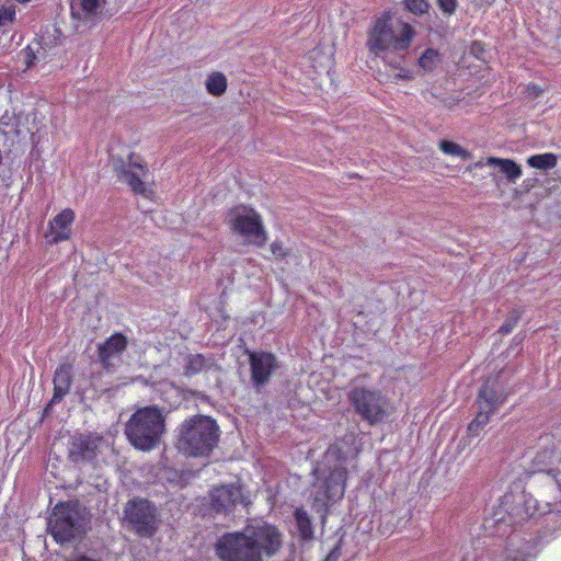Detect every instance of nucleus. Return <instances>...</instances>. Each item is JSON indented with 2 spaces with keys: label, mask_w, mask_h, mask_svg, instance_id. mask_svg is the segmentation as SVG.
<instances>
[{
  "label": "nucleus",
  "mask_w": 561,
  "mask_h": 561,
  "mask_svg": "<svg viewBox=\"0 0 561 561\" xmlns=\"http://www.w3.org/2000/svg\"><path fill=\"white\" fill-rule=\"evenodd\" d=\"M546 445L533 460L539 472L545 473V483L537 496L507 493L501 501L511 524H520L529 518L550 513H561V436H546Z\"/></svg>",
  "instance_id": "obj_1"
},
{
  "label": "nucleus",
  "mask_w": 561,
  "mask_h": 561,
  "mask_svg": "<svg viewBox=\"0 0 561 561\" xmlns=\"http://www.w3.org/2000/svg\"><path fill=\"white\" fill-rule=\"evenodd\" d=\"M416 35L415 28L402 19H396L390 10L373 21L366 46L370 54L407 51Z\"/></svg>",
  "instance_id": "obj_2"
},
{
  "label": "nucleus",
  "mask_w": 561,
  "mask_h": 561,
  "mask_svg": "<svg viewBox=\"0 0 561 561\" xmlns=\"http://www.w3.org/2000/svg\"><path fill=\"white\" fill-rule=\"evenodd\" d=\"M176 448L190 457H207L217 447L220 430L217 422L197 414L183 421L178 428Z\"/></svg>",
  "instance_id": "obj_3"
},
{
  "label": "nucleus",
  "mask_w": 561,
  "mask_h": 561,
  "mask_svg": "<svg viewBox=\"0 0 561 561\" xmlns=\"http://www.w3.org/2000/svg\"><path fill=\"white\" fill-rule=\"evenodd\" d=\"M165 431V419L157 405L139 408L125 425L128 442L138 450L156 448Z\"/></svg>",
  "instance_id": "obj_4"
},
{
  "label": "nucleus",
  "mask_w": 561,
  "mask_h": 561,
  "mask_svg": "<svg viewBox=\"0 0 561 561\" xmlns=\"http://www.w3.org/2000/svg\"><path fill=\"white\" fill-rule=\"evenodd\" d=\"M336 460L339 463L330 469L323 480L318 482L314 486L312 506L317 513H321L323 517L327 516L331 506L341 501L344 496L348 471L342 463L345 457L342 456V450L336 444L331 445L325 453V459Z\"/></svg>",
  "instance_id": "obj_5"
},
{
  "label": "nucleus",
  "mask_w": 561,
  "mask_h": 561,
  "mask_svg": "<svg viewBox=\"0 0 561 561\" xmlns=\"http://www.w3.org/2000/svg\"><path fill=\"white\" fill-rule=\"evenodd\" d=\"M347 400L362 421L374 426L385 422L391 412V403L386 393L373 386L356 385L347 391Z\"/></svg>",
  "instance_id": "obj_6"
},
{
  "label": "nucleus",
  "mask_w": 561,
  "mask_h": 561,
  "mask_svg": "<svg viewBox=\"0 0 561 561\" xmlns=\"http://www.w3.org/2000/svg\"><path fill=\"white\" fill-rule=\"evenodd\" d=\"M227 224L230 230L244 238L247 244L257 248L265 245L267 232L264 228L262 217L251 207L239 205L231 208L227 215Z\"/></svg>",
  "instance_id": "obj_7"
},
{
  "label": "nucleus",
  "mask_w": 561,
  "mask_h": 561,
  "mask_svg": "<svg viewBox=\"0 0 561 561\" xmlns=\"http://www.w3.org/2000/svg\"><path fill=\"white\" fill-rule=\"evenodd\" d=\"M124 518L129 528L140 538H151L159 530V512L147 499L129 500L124 508Z\"/></svg>",
  "instance_id": "obj_8"
},
{
  "label": "nucleus",
  "mask_w": 561,
  "mask_h": 561,
  "mask_svg": "<svg viewBox=\"0 0 561 561\" xmlns=\"http://www.w3.org/2000/svg\"><path fill=\"white\" fill-rule=\"evenodd\" d=\"M114 170L135 195L152 199L154 191L147 186L145 182L149 174V169L139 154L129 152L126 160L123 158L115 159Z\"/></svg>",
  "instance_id": "obj_9"
},
{
  "label": "nucleus",
  "mask_w": 561,
  "mask_h": 561,
  "mask_svg": "<svg viewBox=\"0 0 561 561\" xmlns=\"http://www.w3.org/2000/svg\"><path fill=\"white\" fill-rule=\"evenodd\" d=\"M215 551L221 561H262L245 528L224 534L217 540Z\"/></svg>",
  "instance_id": "obj_10"
},
{
  "label": "nucleus",
  "mask_w": 561,
  "mask_h": 561,
  "mask_svg": "<svg viewBox=\"0 0 561 561\" xmlns=\"http://www.w3.org/2000/svg\"><path fill=\"white\" fill-rule=\"evenodd\" d=\"M79 513L73 505L58 503L48 520V530L57 542H69L80 533Z\"/></svg>",
  "instance_id": "obj_11"
},
{
  "label": "nucleus",
  "mask_w": 561,
  "mask_h": 561,
  "mask_svg": "<svg viewBox=\"0 0 561 561\" xmlns=\"http://www.w3.org/2000/svg\"><path fill=\"white\" fill-rule=\"evenodd\" d=\"M505 399L506 394L503 391L496 390L489 381L483 383L477 398L479 412L469 423L468 433L473 436L478 435L489 423L491 415L504 403Z\"/></svg>",
  "instance_id": "obj_12"
},
{
  "label": "nucleus",
  "mask_w": 561,
  "mask_h": 561,
  "mask_svg": "<svg viewBox=\"0 0 561 561\" xmlns=\"http://www.w3.org/2000/svg\"><path fill=\"white\" fill-rule=\"evenodd\" d=\"M245 530L262 559L263 557H274L283 548L284 535L273 524L260 522L255 525L247 526Z\"/></svg>",
  "instance_id": "obj_13"
},
{
  "label": "nucleus",
  "mask_w": 561,
  "mask_h": 561,
  "mask_svg": "<svg viewBox=\"0 0 561 561\" xmlns=\"http://www.w3.org/2000/svg\"><path fill=\"white\" fill-rule=\"evenodd\" d=\"M251 381L254 388L260 389L268 383L271 377L278 368L277 357L266 351L249 353Z\"/></svg>",
  "instance_id": "obj_14"
},
{
  "label": "nucleus",
  "mask_w": 561,
  "mask_h": 561,
  "mask_svg": "<svg viewBox=\"0 0 561 561\" xmlns=\"http://www.w3.org/2000/svg\"><path fill=\"white\" fill-rule=\"evenodd\" d=\"M101 437L92 434H75L68 446V456L73 462L93 461L99 453Z\"/></svg>",
  "instance_id": "obj_15"
},
{
  "label": "nucleus",
  "mask_w": 561,
  "mask_h": 561,
  "mask_svg": "<svg viewBox=\"0 0 561 561\" xmlns=\"http://www.w3.org/2000/svg\"><path fill=\"white\" fill-rule=\"evenodd\" d=\"M242 491L234 484H220L209 491L210 507L215 513H228L238 503H243Z\"/></svg>",
  "instance_id": "obj_16"
},
{
  "label": "nucleus",
  "mask_w": 561,
  "mask_h": 561,
  "mask_svg": "<svg viewBox=\"0 0 561 561\" xmlns=\"http://www.w3.org/2000/svg\"><path fill=\"white\" fill-rule=\"evenodd\" d=\"M76 220V213L71 208H65L48 222L46 238L49 243L68 241L72 234V225Z\"/></svg>",
  "instance_id": "obj_17"
},
{
  "label": "nucleus",
  "mask_w": 561,
  "mask_h": 561,
  "mask_svg": "<svg viewBox=\"0 0 561 561\" xmlns=\"http://www.w3.org/2000/svg\"><path fill=\"white\" fill-rule=\"evenodd\" d=\"M127 337L119 332L112 334L98 346V357L102 367L106 370L113 367V358L119 357L127 348Z\"/></svg>",
  "instance_id": "obj_18"
},
{
  "label": "nucleus",
  "mask_w": 561,
  "mask_h": 561,
  "mask_svg": "<svg viewBox=\"0 0 561 561\" xmlns=\"http://www.w3.org/2000/svg\"><path fill=\"white\" fill-rule=\"evenodd\" d=\"M54 392L49 405L59 403L69 392L72 386V365L60 363L54 374Z\"/></svg>",
  "instance_id": "obj_19"
},
{
  "label": "nucleus",
  "mask_w": 561,
  "mask_h": 561,
  "mask_svg": "<svg viewBox=\"0 0 561 561\" xmlns=\"http://www.w3.org/2000/svg\"><path fill=\"white\" fill-rule=\"evenodd\" d=\"M489 167H499L508 182L515 183L522 176V168L512 159L489 157L485 162Z\"/></svg>",
  "instance_id": "obj_20"
},
{
  "label": "nucleus",
  "mask_w": 561,
  "mask_h": 561,
  "mask_svg": "<svg viewBox=\"0 0 561 561\" xmlns=\"http://www.w3.org/2000/svg\"><path fill=\"white\" fill-rule=\"evenodd\" d=\"M296 526L302 540H311L314 536L310 515L304 507H297L294 513Z\"/></svg>",
  "instance_id": "obj_21"
},
{
  "label": "nucleus",
  "mask_w": 561,
  "mask_h": 561,
  "mask_svg": "<svg viewBox=\"0 0 561 561\" xmlns=\"http://www.w3.org/2000/svg\"><path fill=\"white\" fill-rule=\"evenodd\" d=\"M207 92L213 96L222 95L228 87L227 78L222 72H211L205 82Z\"/></svg>",
  "instance_id": "obj_22"
},
{
  "label": "nucleus",
  "mask_w": 561,
  "mask_h": 561,
  "mask_svg": "<svg viewBox=\"0 0 561 561\" xmlns=\"http://www.w3.org/2000/svg\"><path fill=\"white\" fill-rule=\"evenodd\" d=\"M558 163V157L553 152L533 154L527 158V164L538 170L553 169Z\"/></svg>",
  "instance_id": "obj_23"
},
{
  "label": "nucleus",
  "mask_w": 561,
  "mask_h": 561,
  "mask_svg": "<svg viewBox=\"0 0 561 561\" xmlns=\"http://www.w3.org/2000/svg\"><path fill=\"white\" fill-rule=\"evenodd\" d=\"M442 62V55L434 48H427L419 58L417 65L425 71L432 72Z\"/></svg>",
  "instance_id": "obj_24"
},
{
  "label": "nucleus",
  "mask_w": 561,
  "mask_h": 561,
  "mask_svg": "<svg viewBox=\"0 0 561 561\" xmlns=\"http://www.w3.org/2000/svg\"><path fill=\"white\" fill-rule=\"evenodd\" d=\"M208 360L202 354H191L187 356L186 366L184 368L185 376H194L203 371L207 367Z\"/></svg>",
  "instance_id": "obj_25"
},
{
  "label": "nucleus",
  "mask_w": 561,
  "mask_h": 561,
  "mask_svg": "<svg viewBox=\"0 0 561 561\" xmlns=\"http://www.w3.org/2000/svg\"><path fill=\"white\" fill-rule=\"evenodd\" d=\"M438 146H439V149L445 154L458 156L462 160H467L471 156V153L467 149H465V148L460 147L458 144L449 141V140H442V141H439Z\"/></svg>",
  "instance_id": "obj_26"
},
{
  "label": "nucleus",
  "mask_w": 561,
  "mask_h": 561,
  "mask_svg": "<svg viewBox=\"0 0 561 561\" xmlns=\"http://www.w3.org/2000/svg\"><path fill=\"white\" fill-rule=\"evenodd\" d=\"M403 7L414 15H423L428 12L430 3L427 0H403Z\"/></svg>",
  "instance_id": "obj_27"
},
{
  "label": "nucleus",
  "mask_w": 561,
  "mask_h": 561,
  "mask_svg": "<svg viewBox=\"0 0 561 561\" xmlns=\"http://www.w3.org/2000/svg\"><path fill=\"white\" fill-rule=\"evenodd\" d=\"M520 319V311L517 309H514L510 312L507 319L503 322V324L499 329V333L501 335H507L510 334L516 324L518 323Z\"/></svg>",
  "instance_id": "obj_28"
},
{
  "label": "nucleus",
  "mask_w": 561,
  "mask_h": 561,
  "mask_svg": "<svg viewBox=\"0 0 561 561\" xmlns=\"http://www.w3.org/2000/svg\"><path fill=\"white\" fill-rule=\"evenodd\" d=\"M309 59L312 61V67L314 69L325 67L331 61V57L323 54L320 47H316L309 53Z\"/></svg>",
  "instance_id": "obj_29"
},
{
  "label": "nucleus",
  "mask_w": 561,
  "mask_h": 561,
  "mask_svg": "<svg viewBox=\"0 0 561 561\" xmlns=\"http://www.w3.org/2000/svg\"><path fill=\"white\" fill-rule=\"evenodd\" d=\"M16 19V10L13 5L0 8V26H12Z\"/></svg>",
  "instance_id": "obj_30"
},
{
  "label": "nucleus",
  "mask_w": 561,
  "mask_h": 561,
  "mask_svg": "<svg viewBox=\"0 0 561 561\" xmlns=\"http://www.w3.org/2000/svg\"><path fill=\"white\" fill-rule=\"evenodd\" d=\"M106 3V0H81V10L85 14H95L98 10L102 7H104Z\"/></svg>",
  "instance_id": "obj_31"
},
{
  "label": "nucleus",
  "mask_w": 561,
  "mask_h": 561,
  "mask_svg": "<svg viewBox=\"0 0 561 561\" xmlns=\"http://www.w3.org/2000/svg\"><path fill=\"white\" fill-rule=\"evenodd\" d=\"M271 252L277 260H283L289 255V249L284 248L283 242L278 240L272 242Z\"/></svg>",
  "instance_id": "obj_32"
},
{
  "label": "nucleus",
  "mask_w": 561,
  "mask_h": 561,
  "mask_svg": "<svg viewBox=\"0 0 561 561\" xmlns=\"http://www.w3.org/2000/svg\"><path fill=\"white\" fill-rule=\"evenodd\" d=\"M545 88L536 84V83H528L525 88V94L529 100H536L543 93Z\"/></svg>",
  "instance_id": "obj_33"
},
{
  "label": "nucleus",
  "mask_w": 561,
  "mask_h": 561,
  "mask_svg": "<svg viewBox=\"0 0 561 561\" xmlns=\"http://www.w3.org/2000/svg\"><path fill=\"white\" fill-rule=\"evenodd\" d=\"M437 3L440 10L447 14L455 13L458 5L457 0H437Z\"/></svg>",
  "instance_id": "obj_34"
},
{
  "label": "nucleus",
  "mask_w": 561,
  "mask_h": 561,
  "mask_svg": "<svg viewBox=\"0 0 561 561\" xmlns=\"http://www.w3.org/2000/svg\"><path fill=\"white\" fill-rule=\"evenodd\" d=\"M342 556L341 545L334 546L323 561H339Z\"/></svg>",
  "instance_id": "obj_35"
},
{
  "label": "nucleus",
  "mask_w": 561,
  "mask_h": 561,
  "mask_svg": "<svg viewBox=\"0 0 561 561\" xmlns=\"http://www.w3.org/2000/svg\"><path fill=\"white\" fill-rule=\"evenodd\" d=\"M394 79H397V80H412L413 79V75H412V72L410 70L402 69L399 73L394 75Z\"/></svg>",
  "instance_id": "obj_36"
},
{
  "label": "nucleus",
  "mask_w": 561,
  "mask_h": 561,
  "mask_svg": "<svg viewBox=\"0 0 561 561\" xmlns=\"http://www.w3.org/2000/svg\"><path fill=\"white\" fill-rule=\"evenodd\" d=\"M68 561H99V560L90 558V557H87V556H79V557H76V558H73L71 560H68Z\"/></svg>",
  "instance_id": "obj_37"
},
{
  "label": "nucleus",
  "mask_w": 561,
  "mask_h": 561,
  "mask_svg": "<svg viewBox=\"0 0 561 561\" xmlns=\"http://www.w3.org/2000/svg\"><path fill=\"white\" fill-rule=\"evenodd\" d=\"M471 49H472V51H474V50H481L482 51L483 50L482 44L480 42H474L472 44V46H471Z\"/></svg>",
  "instance_id": "obj_38"
},
{
  "label": "nucleus",
  "mask_w": 561,
  "mask_h": 561,
  "mask_svg": "<svg viewBox=\"0 0 561 561\" xmlns=\"http://www.w3.org/2000/svg\"><path fill=\"white\" fill-rule=\"evenodd\" d=\"M503 561H522V560L506 556L503 558Z\"/></svg>",
  "instance_id": "obj_39"
},
{
  "label": "nucleus",
  "mask_w": 561,
  "mask_h": 561,
  "mask_svg": "<svg viewBox=\"0 0 561 561\" xmlns=\"http://www.w3.org/2000/svg\"><path fill=\"white\" fill-rule=\"evenodd\" d=\"M18 3L25 4L31 2L32 0H15Z\"/></svg>",
  "instance_id": "obj_40"
}]
</instances>
